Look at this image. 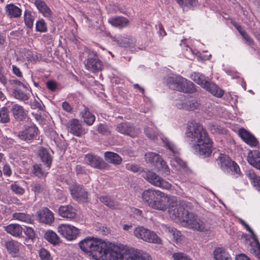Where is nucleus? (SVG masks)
Listing matches in <instances>:
<instances>
[{
  "mask_svg": "<svg viewBox=\"0 0 260 260\" xmlns=\"http://www.w3.org/2000/svg\"><path fill=\"white\" fill-rule=\"evenodd\" d=\"M158 169L160 170L163 173H165L167 175L170 173V169L168 165L166 164V162L161 159H159L158 166H157Z\"/></svg>",
  "mask_w": 260,
  "mask_h": 260,
  "instance_id": "48",
  "label": "nucleus"
},
{
  "mask_svg": "<svg viewBox=\"0 0 260 260\" xmlns=\"http://www.w3.org/2000/svg\"><path fill=\"white\" fill-rule=\"evenodd\" d=\"M57 232L69 241H73L79 235L80 230L69 224H61L57 227Z\"/></svg>",
  "mask_w": 260,
  "mask_h": 260,
  "instance_id": "15",
  "label": "nucleus"
},
{
  "mask_svg": "<svg viewBox=\"0 0 260 260\" xmlns=\"http://www.w3.org/2000/svg\"><path fill=\"white\" fill-rule=\"evenodd\" d=\"M45 239L53 245H57L60 242V238L53 231L48 230L44 235Z\"/></svg>",
  "mask_w": 260,
  "mask_h": 260,
  "instance_id": "37",
  "label": "nucleus"
},
{
  "mask_svg": "<svg viewBox=\"0 0 260 260\" xmlns=\"http://www.w3.org/2000/svg\"><path fill=\"white\" fill-rule=\"evenodd\" d=\"M79 246L82 251L89 253L93 258L98 259L103 255L102 252L103 249L107 248V242L89 237L81 241Z\"/></svg>",
  "mask_w": 260,
  "mask_h": 260,
  "instance_id": "4",
  "label": "nucleus"
},
{
  "mask_svg": "<svg viewBox=\"0 0 260 260\" xmlns=\"http://www.w3.org/2000/svg\"><path fill=\"white\" fill-rule=\"evenodd\" d=\"M126 168L127 170L134 172H138L140 170V167L138 165L132 164H126Z\"/></svg>",
  "mask_w": 260,
  "mask_h": 260,
  "instance_id": "59",
  "label": "nucleus"
},
{
  "mask_svg": "<svg viewBox=\"0 0 260 260\" xmlns=\"http://www.w3.org/2000/svg\"><path fill=\"white\" fill-rule=\"evenodd\" d=\"M213 255L215 260H232L229 253L221 247L215 248Z\"/></svg>",
  "mask_w": 260,
  "mask_h": 260,
  "instance_id": "35",
  "label": "nucleus"
},
{
  "mask_svg": "<svg viewBox=\"0 0 260 260\" xmlns=\"http://www.w3.org/2000/svg\"><path fill=\"white\" fill-rule=\"evenodd\" d=\"M239 220L240 223L250 233V237L253 240V242L249 244L250 252L253 253L257 258H260V243L258 241L257 236L244 220L241 218H239Z\"/></svg>",
  "mask_w": 260,
  "mask_h": 260,
  "instance_id": "16",
  "label": "nucleus"
},
{
  "mask_svg": "<svg viewBox=\"0 0 260 260\" xmlns=\"http://www.w3.org/2000/svg\"><path fill=\"white\" fill-rule=\"evenodd\" d=\"M172 257L173 260H192L187 254L183 252H175Z\"/></svg>",
  "mask_w": 260,
  "mask_h": 260,
  "instance_id": "51",
  "label": "nucleus"
},
{
  "mask_svg": "<svg viewBox=\"0 0 260 260\" xmlns=\"http://www.w3.org/2000/svg\"><path fill=\"white\" fill-rule=\"evenodd\" d=\"M67 130L74 136L81 137L85 135L86 130L84 128L81 122L77 119L70 120L66 125Z\"/></svg>",
  "mask_w": 260,
  "mask_h": 260,
  "instance_id": "19",
  "label": "nucleus"
},
{
  "mask_svg": "<svg viewBox=\"0 0 260 260\" xmlns=\"http://www.w3.org/2000/svg\"><path fill=\"white\" fill-rule=\"evenodd\" d=\"M13 93L16 99L22 101L28 100L30 96V91L27 87L16 88Z\"/></svg>",
  "mask_w": 260,
  "mask_h": 260,
  "instance_id": "33",
  "label": "nucleus"
},
{
  "mask_svg": "<svg viewBox=\"0 0 260 260\" xmlns=\"http://www.w3.org/2000/svg\"><path fill=\"white\" fill-rule=\"evenodd\" d=\"M5 245L8 251L11 254L18 253L21 246L19 243L14 240L7 241Z\"/></svg>",
  "mask_w": 260,
  "mask_h": 260,
  "instance_id": "36",
  "label": "nucleus"
},
{
  "mask_svg": "<svg viewBox=\"0 0 260 260\" xmlns=\"http://www.w3.org/2000/svg\"><path fill=\"white\" fill-rule=\"evenodd\" d=\"M245 174L254 188L260 193V176L252 170L246 171Z\"/></svg>",
  "mask_w": 260,
  "mask_h": 260,
  "instance_id": "29",
  "label": "nucleus"
},
{
  "mask_svg": "<svg viewBox=\"0 0 260 260\" xmlns=\"http://www.w3.org/2000/svg\"><path fill=\"white\" fill-rule=\"evenodd\" d=\"M32 173L35 176L39 178L45 177L47 174L46 171L42 168L41 165H34Z\"/></svg>",
  "mask_w": 260,
  "mask_h": 260,
  "instance_id": "44",
  "label": "nucleus"
},
{
  "mask_svg": "<svg viewBox=\"0 0 260 260\" xmlns=\"http://www.w3.org/2000/svg\"><path fill=\"white\" fill-rule=\"evenodd\" d=\"M24 233L29 239L33 240L35 238V233L32 228L26 227Z\"/></svg>",
  "mask_w": 260,
  "mask_h": 260,
  "instance_id": "57",
  "label": "nucleus"
},
{
  "mask_svg": "<svg viewBox=\"0 0 260 260\" xmlns=\"http://www.w3.org/2000/svg\"><path fill=\"white\" fill-rule=\"evenodd\" d=\"M142 199L144 204L152 209L164 211L168 208V197L158 190L145 189L142 193Z\"/></svg>",
  "mask_w": 260,
  "mask_h": 260,
  "instance_id": "3",
  "label": "nucleus"
},
{
  "mask_svg": "<svg viewBox=\"0 0 260 260\" xmlns=\"http://www.w3.org/2000/svg\"><path fill=\"white\" fill-rule=\"evenodd\" d=\"M38 131V129L35 125L29 126L24 130L19 132L17 136L21 140L29 141L37 136Z\"/></svg>",
  "mask_w": 260,
  "mask_h": 260,
  "instance_id": "22",
  "label": "nucleus"
},
{
  "mask_svg": "<svg viewBox=\"0 0 260 260\" xmlns=\"http://www.w3.org/2000/svg\"><path fill=\"white\" fill-rule=\"evenodd\" d=\"M182 225L200 232L207 231L210 225L207 220L198 216L193 212L186 213V217L183 220Z\"/></svg>",
  "mask_w": 260,
  "mask_h": 260,
  "instance_id": "7",
  "label": "nucleus"
},
{
  "mask_svg": "<svg viewBox=\"0 0 260 260\" xmlns=\"http://www.w3.org/2000/svg\"><path fill=\"white\" fill-rule=\"evenodd\" d=\"M5 11L10 18H18L22 13L21 9L13 4L7 5L5 6Z\"/></svg>",
  "mask_w": 260,
  "mask_h": 260,
  "instance_id": "32",
  "label": "nucleus"
},
{
  "mask_svg": "<svg viewBox=\"0 0 260 260\" xmlns=\"http://www.w3.org/2000/svg\"><path fill=\"white\" fill-rule=\"evenodd\" d=\"M39 256L42 260L53 259L50 252L44 248H42L40 250Z\"/></svg>",
  "mask_w": 260,
  "mask_h": 260,
  "instance_id": "52",
  "label": "nucleus"
},
{
  "mask_svg": "<svg viewBox=\"0 0 260 260\" xmlns=\"http://www.w3.org/2000/svg\"><path fill=\"white\" fill-rule=\"evenodd\" d=\"M11 188L13 192L17 194H22L24 192V189L22 187L15 183L11 185Z\"/></svg>",
  "mask_w": 260,
  "mask_h": 260,
  "instance_id": "56",
  "label": "nucleus"
},
{
  "mask_svg": "<svg viewBox=\"0 0 260 260\" xmlns=\"http://www.w3.org/2000/svg\"><path fill=\"white\" fill-rule=\"evenodd\" d=\"M88 14L90 15L91 16L95 17L96 18L100 16L101 14L100 10L98 9L91 10L87 12Z\"/></svg>",
  "mask_w": 260,
  "mask_h": 260,
  "instance_id": "63",
  "label": "nucleus"
},
{
  "mask_svg": "<svg viewBox=\"0 0 260 260\" xmlns=\"http://www.w3.org/2000/svg\"><path fill=\"white\" fill-rule=\"evenodd\" d=\"M145 133L146 136L151 140H155L159 136L156 128L147 127L145 129Z\"/></svg>",
  "mask_w": 260,
  "mask_h": 260,
  "instance_id": "46",
  "label": "nucleus"
},
{
  "mask_svg": "<svg viewBox=\"0 0 260 260\" xmlns=\"http://www.w3.org/2000/svg\"><path fill=\"white\" fill-rule=\"evenodd\" d=\"M217 161L218 165L224 171L231 172L236 177L240 175V169L238 164L232 161L226 155L220 154Z\"/></svg>",
  "mask_w": 260,
  "mask_h": 260,
  "instance_id": "11",
  "label": "nucleus"
},
{
  "mask_svg": "<svg viewBox=\"0 0 260 260\" xmlns=\"http://www.w3.org/2000/svg\"><path fill=\"white\" fill-rule=\"evenodd\" d=\"M108 22L113 27L119 28L126 27L129 25V20L122 16L111 17L108 19Z\"/></svg>",
  "mask_w": 260,
  "mask_h": 260,
  "instance_id": "25",
  "label": "nucleus"
},
{
  "mask_svg": "<svg viewBox=\"0 0 260 260\" xmlns=\"http://www.w3.org/2000/svg\"><path fill=\"white\" fill-rule=\"evenodd\" d=\"M171 234V236L172 239L176 242L178 243L181 241V234L177 229L172 228L169 231Z\"/></svg>",
  "mask_w": 260,
  "mask_h": 260,
  "instance_id": "49",
  "label": "nucleus"
},
{
  "mask_svg": "<svg viewBox=\"0 0 260 260\" xmlns=\"http://www.w3.org/2000/svg\"><path fill=\"white\" fill-rule=\"evenodd\" d=\"M210 128L212 133L222 134L225 132V129L223 127L216 124L212 125Z\"/></svg>",
  "mask_w": 260,
  "mask_h": 260,
  "instance_id": "58",
  "label": "nucleus"
},
{
  "mask_svg": "<svg viewBox=\"0 0 260 260\" xmlns=\"http://www.w3.org/2000/svg\"><path fill=\"white\" fill-rule=\"evenodd\" d=\"M102 252L99 260H152L151 256L145 252L133 247L127 248L124 253L112 250L111 244L107 243V248Z\"/></svg>",
  "mask_w": 260,
  "mask_h": 260,
  "instance_id": "2",
  "label": "nucleus"
},
{
  "mask_svg": "<svg viewBox=\"0 0 260 260\" xmlns=\"http://www.w3.org/2000/svg\"><path fill=\"white\" fill-rule=\"evenodd\" d=\"M100 200L101 202H102L104 205L107 206V207L112 208V209H116L117 207L116 202L111 199L110 197L104 196H102L100 198Z\"/></svg>",
  "mask_w": 260,
  "mask_h": 260,
  "instance_id": "42",
  "label": "nucleus"
},
{
  "mask_svg": "<svg viewBox=\"0 0 260 260\" xmlns=\"http://www.w3.org/2000/svg\"><path fill=\"white\" fill-rule=\"evenodd\" d=\"M36 30L40 32H45L47 31V25L45 20L41 18L37 21Z\"/></svg>",
  "mask_w": 260,
  "mask_h": 260,
  "instance_id": "45",
  "label": "nucleus"
},
{
  "mask_svg": "<svg viewBox=\"0 0 260 260\" xmlns=\"http://www.w3.org/2000/svg\"><path fill=\"white\" fill-rule=\"evenodd\" d=\"M85 163L94 169L108 170L110 166L102 157L93 153H88L85 155Z\"/></svg>",
  "mask_w": 260,
  "mask_h": 260,
  "instance_id": "14",
  "label": "nucleus"
},
{
  "mask_svg": "<svg viewBox=\"0 0 260 260\" xmlns=\"http://www.w3.org/2000/svg\"><path fill=\"white\" fill-rule=\"evenodd\" d=\"M38 217L40 222L48 224H50L54 220L53 213L47 208L38 212Z\"/></svg>",
  "mask_w": 260,
  "mask_h": 260,
  "instance_id": "23",
  "label": "nucleus"
},
{
  "mask_svg": "<svg viewBox=\"0 0 260 260\" xmlns=\"http://www.w3.org/2000/svg\"><path fill=\"white\" fill-rule=\"evenodd\" d=\"M3 173L5 175L9 176L12 174V171L10 167L8 165H5L3 167Z\"/></svg>",
  "mask_w": 260,
  "mask_h": 260,
  "instance_id": "64",
  "label": "nucleus"
},
{
  "mask_svg": "<svg viewBox=\"0 0 260 260\" xmlns=\"http://www.w3.org/2000/svg\"><path fill=\"white\" fill-rule=\"evenodd\" d=\"M186 140L194 152L203 157L212 152V141L203 126L195 121L188 122L185 132Z\"/></svg>",
  "mask_w": 260,
  "mask_h": 260,
  "instance_id": "1",
  "label": "nucleus"
},
{
  "mask_svg": "<svg viewBox=\"0 0 260 260\" xmlns=\"http://www.w3.org/2000/svg\"><path fill=\"white\" fill-rule=\"evenodd\" d=\"M12 217L14 219L24 222L27 223H30L32 221L30 216L24 213H14L12 215Z\"/></svg>",
  "mask_w": 260,
  "mask_h": 260,
  "instance_id": "40",
  "label": "nucleus"
},
{
  "mask_svg": "<svg viewBox=\"0 0 260 260\" xmlns=\"http://www.w3.org/2000/svg\"><path fill=\"white\" fill-rule=\"evenodd\" d=\"M182 7L191 8L196 5V0H176Z\"/></svg>",
  "mask_w": 260,
  "mask_h": 260,
  "instance_id": "47",
  "label": "nucleus"
},
{
  "mask_svg": "<svg viewBox=\"0 0 260 260\" xmlns=\"http://www.w3.org/2000/svg\"><path fill=\"white\" fill-rule=\"evenodd\" d=\"M13 73L18 77H21L22 76V73L21 72L19 68H18L15 65H12V66Z\"/></svg>",
  "mask_w": 260,
  "mask_h": 260,
  "instance_id": "62",
  "label": "nucleus"
},
{
  "mask_svg": "<svg viewBox=\"0 0 260 260\" xmlns=\"http://www.w3.org/2000/svg\"><path fill=\"white\" fill-rule=\"evenodd\" d=\"M104 158L106 162L115 166L120 165L122 161V158L117 153L111 151L105 152Z\"/></svg>",
  "mask_w": 260,
  "mask_h": 260,
  "instance_id": "30",
  "label": "nucleus"
},
{
  "mask_svg": "<svg viewBox=\"0 0 260 260\" xmlns=\"http://www.w3.org/2000/svg\"><path fill=\"white\" fill-rule=\"evenodd\" d=\"M116 130L120 134L132 138L136 137L140 133L139 128L136 127L133 124L129 122L118 123L116 126Z\"/></svg>",
  "mask_w": 260,
  "mask_h": 260,
  "instance_id": "17",
  "label": "nucleus"
},
{
  "mask_svg": "<svg viewBox=\"0 0 260 260\" xmlns=\"http://www.w3.org/2000/svg\"><path fill=\"white\" fill-rule=\"evenodd\" d=\"M39 156L46 167L49 169L51 166L52 157L48 149L42 147H40L39 150Z\"/></svg>",
  "mask_w": 260,
  "mask_h": 260,
  "instance_id": "26",
  "label": "nucleus"
},
{
  "mask_svg": "<svg viewBox=\"0 0 260 260\" xmlns=\"http://www.w3.org/2000/svg\"><path fill=\"white\" fill-rule=\"evenodd\" d=\"M165 81L168 86L173 90L188 93H193L197 91L196 85L192 82L181 76L168 77Z\"/></svg>",
  "mask_w": 260,
  "mask_h": 260,
  "instance_id": "5",
  "label": "nucleus"
},
{
  "mask_svg": "<svg viewBox=\"0 0 260 260\" xmlns=\"http://www.w3.org/2000/svg\"><path fill=\"white\" fill-rule=\"evenodd\" d=\"M10 121L9 112L6 107H2L0 109V123H7Z\"/></svg>",
  "mask_w": 260,
  "mask_h": 260,
  "instance_id": "41",
  "label": "nucleus"
},
{
  "mask_svg": "<svg viewBox=\"0 0 260 260\" xmlns=\"http://www.w3.org/2000/svg\"><path fill=\"white\" fill-rule=\"evenodd\" d=\"M82 117L84 121L88 125L93 124L95 121V117L94 115L91 113L87 108H85L81 113Z\"/></svg>",
  "mask_w": 260,
  "mask_h": 260,
  "instance_id": "39",
  "label": "nucleus"
},
{
  "mask_svg": "<svg viewBox=\"0 0 260 260\" xmlns=\"http://www.w3.org/2000/svg\"><path fill=\"white\" fill-rule=\"evenodd\" d=\"M34 4L37 8L39 12L41 13L43 16L47 18L50 21H53V13L44 1L35 0Z\"/></svg>",
  "mask_w": 260,
  "mask_h": 260,
  "instance_id": "21",
  "label": "nucleus"
},
{
  "mask_svg": "<svg viewBox=\"0 0 260 260\" xmlns=\"http://www.w3.org/2000/svg\"><path fill=\"white\" fill-rule=\"evenodd\" d=\"M58 211L61 216L69 219L75 218L76 215L75 209L70 205L60 206Z\"/></svg>",
  "mask_w": 260,
  "mask_h": 260,
  "instance_id": "31",
  "label": "nucleus"
},
{
  "mask_svg": "<svg viewBox=\"0 0 260 260\" xmlns=\"http://www.w3.org/2000/svg\"><path fill=\"white\" fill-rule=\"evenodd\" d=\"M97 130L99 133L103 135H108L111 133L109 126L107 124L103 123H100L98 125Z\"/></svg>",
  "mask_w": 260,
  "mask_h": 260,
  "instance_id": "50",
  "label": "nucleus"
},
{
  "mask_svg": "<svg viewBox=\"0 0 260 260\" xmlns=\"http://www.w3.org/2000/svg\"><path fill=\"white\" fill-rule=\"evenodd\" d=\"M86 69L92 72H98L102 70L103 64L99 58L96 53L90 54L86 62L85 63Z\"/></svg>",
  "mask_w": 260,
  "mask_h": 260,
  "instance_id": "20",
  "label": "nucleus"
},
{
  "mask_svg": "<svg viewBox=\"0 0 260 260\" xmlns=\"http://www.w3.org/2000/svg\"><path fill=\"white\" fill-rule=\"evenodd\" d=\"M134 234L138 239L144 241L155 244H160L161 239L153 232L143 226H139L135 228Z\"/></svg>",
  "mask_w": 260,
  "mask_h": 260,
  "instance_id": "10",
  "label": "nucleus"
},
{
  "mask_svg": "<svg viewBox=\"0 0 260 260\" xmlns=\"http://www.w3.org/2000/svg\"><path fill=\"white\" fill-rule=\"evenodd\" d=\"M247 160L250 165L257 169L260 165V150L250 151L248 153Z\"/></svg>",
  "mask_w": 260,
  "mask_h": 260,
  "instance_id": "27",
  "label": "nucleus"
},
{
  "mask_svg": "<svg viewBox=\"0 0 260 260\" xmlns=\"http://www.w3.org/2000/svg\"><path fill=\"white\" fill-rule=\"evenodd\" d=\"M46 86L49 90L54 91L57 88V83L54 81L50 80L47 82Z\"/></svg>",
  "mask_w": 260,
  "mask_h": 260,
  "instance_id": "60",
  "label": "nucleus"
},
{
  "mask_svg": "<svg viewBox=\"0 0 260 260\" xmlns=\"http://www.w3.org/2000/svg\"><path fill=\"white\" fill-rule=\"evenodd\" d=\"M145 158L146 161L152 164L153 166H157L158 163L160 159H161L160 156L154 152H149L145 154Z\"/></svg>",
  "mask_w": 260,
  "mask_h": 260,
  "instance_id": "38",
  "label": "nucleus"
},
{
  "mask_svg": "<svg viewBox=\"0 0 260 260\" xmlns=\"http://www.w3.org/2000/svg\"><path fill=\"white\" fill-rule=\"evenodd\" d=\"M32 190L35 192V194L39 193L43 190L42 186L40 183H34L32 185Z\"/></svg>",
  "mask_w": 260,
  "mask_h": 260,
  "instance_id": "61",
  "label": "nucleus"
},
{
  "mask_svg": "<svg viewBox=\"0 0 260 260\" xmlns=\"http://www.w3.org/2000/svg\"><path fill=\"white\" fill-rule=\"evenodd\" d=\"M72 198L77 202H87L88 193L82 185L75 184L69 187Z\"/></svg>",
  "mask_w": 260,
  "mask_h": 260,
  "instance_id": "18",
  "label": "nucleus"
},
{
  "mask_svg": "<svg viewBox=\"0 0 260 260\" xmlns=\"http://www.w3.org/2000/svg\"><path fill=\"white\" fill-rule=\"evenodd\" d=\"M143 177L152 185L162 189H169L171 184L151 171H144Z\"/></svg>",
  "mask_w": 260,
  "mask_h": 260,
  "instance_id": "13",
  "label": "nucleus"
},
{
  "mask_svg": "<svg viewBox=\"0 0 260 260\" xmlns=\"http://www.w3.org/2000/svg\"><path fill=\"white\" fill-rule=\"evenodd\" d=\"M131 212L134 217L139 220H141L144 217L143 211L139 209L134 207L131 208Z\"/></svg>",
  "mask_w": 260,
  "mask_h": 260,
  "instance_id": "53",
  "label": "nucleus"
},
{
  "mask_svg": "<svg viewBox=\"0 0 260 260\" xmlns=\"http://www.w3.org/2000/svg\"><path fill=\"white\" fill-rule=\"evenodd\" d=\"M239 133L240 136L246 143L252 147L256 146L258 142L256 138L244 128L240 129Z\"/></svg>",
  "mask_w": 260,
  "mask_h": 260,
  "instance_id": "28",
  "label": "nucleus"
},
{
  "mask_svg": "<svg viewBox=\"0 0 260 260\" xmlns=\"http://www.w3.org/2000/svg\"><path fill=\"white\" fill-rule=\"evenodd\" d=\"M160 137L165 146L172 153V154H169L170 156H169L171 158V165L177 169H179L180 168L185 167L186 166L185 162L178 156L179 154V149L177 147L164 136H160Z\"/></svg>",
  "mask_w": 260,
  "mask_h": 260,
  "instance_id": "9",
  "label": "nucleus"
},
{
  "mask_svg": "<svg viewBox=\"0 0 260 260\" xmlns=\"http://www.w3.org/2000/svg\"><path fill=\"white\" fill-rule=\"evenodd\" d=\"M25 55L27 60L30 61H35L38 59L37 54L36 52L28 50L25 52Z\"/></svg>",
  "mask_w": 260,
  "mask_h": 260,
  "instance_id": "55",
  "label": "nucleus"
},
{
  "mask_svg": "<svg viewBox=\"0 0 260 260\" xmlns=\"http://www.w3.org/2000/svg\"><path fill=\"white\" fill-rule=\"evenodd\" d=\"M190 78L213 95L221 98L223 95V90L216 84L210 81L208 78H206L203 74L199 72H194L190 75Z\"/></svg>",
  "mask_w": 260,
  "mask_h": 260,
  "instance_id": "6",
  "label": "nucleus"
},
{
  "mask_svg": "<svg viewBox=\"0 0 260 260\" xmlns=\"http://www.w3.org/2000/svg\"><path fill=\"white\" fill-rule=\"evenodd\" d=\"M243 39L246 41L248 45H250L251 47H253L254 45V42L251 37L246 32L244 31L241 34Z\"/></svg>",
  "mask_w": 260,
  "mask_h": 260,
  "instance_id": "54",
  "label": "nucleus"
},
{
  "mask_svg": "<svg viewBox=\"0 0 260 260\" xmlns=\"http://www.w3.org/2000/svg\"><path fill=\"white\" fill-rule=\"evenodd\" d=\"M175 106L179 109L187 111H193L199 109L201 101L191 96H182L180 99L176 100Z\"/></svg>",
  "mask_w": 260,
  "mask_h": 260,
  "instance_id": "12",
  "label": "nucleus"
},
{
  "mask_svg": "<svg viewBox=\"0 0 260 260\" xmlns=\"http://www.w3.org/2000/svg\"><path fill=\"white\" fill-rule=\"evenodd\" d=\"M24 20L26 26L31 28L33 26L34 17L32 15L31 12L28 11H25L24 14Z\"/></svg>",
  "mask_w": 260,
  "mask_h": 260,
  "instance_id": "43",
  "label": "nucleus"
},
{
  "mask_svg": "<svg viewBox=\"0 0 260 260\" xmlns=\"http://www.w3.org/2000/svg\"><path fill=\"white\" fill-rule=\"evenodd\" d=\"M169 213L170 216L173 220L179 221L182 224L183 220L186 217V213L189 211L185 209L186 204L185 202L181 201L177 203L174 199H169Z\"/></svg>",
  "mask_w": 260,
  "mask_h": 260,
  "instance_id": "8",
  "label": "nucleus"
},
{
  "mask_svg": "<svg viewBox=\"0 0 260 260\" xmlns=\"http://www.w3.org/2000/svg\"><path fill=\"white\" fill-rule=\"evenodd\" d=\"M6 231L16 237H20L22 236L23 228L18 224H10L5 227Z\"/></svg>",
  "mask_w": 260,
  "mask_h": 260,
  "instance_id": "34",
  "label": "nucleus"
},
{
  "mask_svg": "<svg viewBox=\"0 0 260 260\" xmlns=\"http://www.w3.org/2000/svg\"><path fill=\"white\" fill-rule=\"evenodd\" d=\"M9 107L15 119L21 121L25 118L26 113L22 106L11 102V106H9Z\"/></svg>",
  "mask_w": 260,
  "mask_h": 260,
  "instance_id": "24",
  "label": "nucleus"
}]
</instances>
